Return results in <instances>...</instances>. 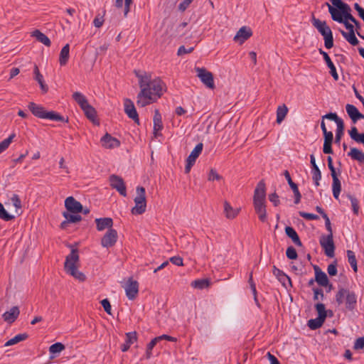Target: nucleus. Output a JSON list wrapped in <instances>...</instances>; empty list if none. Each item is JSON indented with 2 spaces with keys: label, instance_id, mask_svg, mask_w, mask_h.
Segmentation results:
<instances>
[{
  "label": "nucleus",
  "instance_id": "obj_14",
  "mask_svg": "<svg viewBox=\"0 0 364 364\" xmlns=\"http://www.w3.org/2000/svg\"><path fill=\"white\" fill-rule=\"evenodd\" d=\"M65 207L68 212L71 213H78L82 210V204L73 196H69L65 199Z\"/></svg>",
  "mask_w": 364,
  "mask_h": 364
},
{
  "label": "nucleus",
  "instance_id": "obj_3",
  "mask_svg": "<svg viewBox=\"0 0 364 364\" xmlns=\"http://www.w3.org/2000/svg\"><path fill=\"white\" fill-rule=\"evenodd\" d=\"M28 109L32 112V114L36 117L41 119H46L53 121H58V122H68V118L65 119V118L61 116L60 114L54 112V111H46L43 107L37 105L34 102H30L28 105Z\"/></svg>",
  "mask_w": 364,
  "mask_h": 364
},
{
  "label": "nucleus",
  "instance_id": "obj_47",
  "mask_svg": "<svg viewBox=\"0 0 364 364\" xmlns=\"http://www.w3.org/2000/svg\"><path fill=\"white\" fill-rule=\"evenodd\" d=\"M15 136V134H11L7 139H5L1 142H0V154L8 149Z\"/></svg>",
  "mask_w": 364,
  "mask_h": 364
},
{
  "label": "nucleus",
  "instance_id": "obj_9",
  "mask_svg": "<svg viewBox=\"0 0 364 364\" xmlns=\"http://www.w3.org/2000/svg\"><path fill=\"white\" fill-rule=\"evenodd\" d=\"M320 244L327 257H333L334 256L335 246L333 233L328 234L327 236H322L320 239Z\"/></svg>",
  "mask_w": 364,
  "mask_h": 364
},
{
  "label": "nucleus",
  "instance_id": "obj_54",
  "mask_svg": "<svg viewBox=\"0 0 364 364\" xmlns=\"http://www.w3.org/2000/svg\"><path fill=\"white\" fill-rule=\"evenodd\" d=\"M11 200L13 205L16 208V211L17 213L18 210L21 209V206H22L21 199L19 198L18 195L14 194L12 196V197L11 198Z\"/></svg>",
  "mask_w": 364,
  "mask_h": 364
},
{
  "label": "nucleus",
  "instance_id": "obj_5",
  "mask_svg": "<svg viewBox=\"0 0 364 364\" xmlns=\"http://www.w3.org/2000/svg\"><path fill=\"white\" fill-rule=\"evenodd\" d=\"M312 23L318 32L323 36L324 45L327 49H330L333 46V38L332 31L326 21H321L315 17L312 18Z\"/></svg>",
  "mask_w": 364,
  "mask_h": 364
},
{
  "label": "nucleus",
  "instance_id": "obj_42",
  "mask_svg": "<svg viewBox=\"0 0 364 364\" xmlns=\"http://www.w3.org/2000/svg\"><path fill=\"white\" fill-rule=\"evenodd\" d=\"M324 321L325 319H323L319 317H317L316 318L314 319H310L308 321V326L312 330H316L323 325Z\"/></svg>",
  "mask_w": 364,
  "mask_h": 364
},
{
  "label": "nucleus",
  "instance_id": "obj_55",
  "mask_svg": "<svg viewBox=\"0 0 364 364\" xmlns=\"http://www.w3.org/2000/svg\"><path fill=\"white\" fill-rule=\"evenodd\" d=\"M220 179H222V176L219 175L215 169H210L208 176V180L209 181H213L215 180L220 181Z\"/></svg>",
  "mask_w": 364,
  "mask_h": 364
},
{
  "label": "nucleus",
  "instance_id": "obj_62",
  "mask_svg": "<svg viewBox=\"0 0 364 364\" xmlns=\"http://www.w3.org/2000/svg\"><path fill=\"white\" fill-rule=\"evenodd\" d=\"M328 273L330 276H335L337 274L336 262L330 264L327 268Z\"/></svg>",
  "mask_w": 364,
  "mask_h": 364
},
{
  "label": "nucleus",
  "instance_id": "obj_46",
  "mask_svg": "<svg viewBox=\"0 0 364 364\" xmlns=\"http://www.w3.org/2000/svg\"><path fill=\"white\" fill-rule=\"evenodd\" d=\"M324 60L326 63L327 66L329 68L330 73L332 75V77H333V79L335 80H338V73L336 72V67L333 65V62L331 61L330 57L329 56L327 57L326 59H324Z\"/></svg>",
  "mask_w": 364,
  "mask_h": 364
},
{
  "label": "nucleus",
  "instance_id": "obj_2",
  "mask_svg": "<svg viewBox=\"0 0 364 364\" xmlns=\"http://www.w3.org/2000/svg\"><path fill=\"white\" fill-rule=\"evenodd\" d=\"M80 266V259L77 249H73L70 253L66 256L64 263V269L65 272L80 282H84L86 279L85 275L78 270Z\"/></svg>",
  "mask_w": 364,
  "mask_h": 364
},
{
  "label": "nucleus",
  "instance_id": "obj_63",
  "mask_svg": "<svg viewBox=\"0 0 364 364\" xmlns=\"http://www.w3.org/2000/svg\"><path fill=\"white\" fill-rule=\"evenodd\" d=\"M314 300H319V299H323V290L321 289H314Z\"/></svg>",
  "mask_w": 364,
  "mask_h": 364
},
{
  "label": "nucleus",
  "instance_id": "obj_50",
  "mask_svg": "<svg viewBox=\"0 0 364 364\" xmlns=\"http://www.w3.org/2000/svg\"><path fill=\"white\" fill-rule=\"evenodd\" d=\"M0 218L6 221L11 220L14 218V215L9 214L5 210L4 205L0 203Z\"/></svg>",
  "mask_w": 364,
  "mask_h": 364
},
{
  "label": "nucleus",
  "instance_id": "obj_38",
  "mask_svg": "<svg viewBox=\"0 0 364 364\" xmlns=\"http://www.w3.org/2000/svg\"><path fill=\"white\" fill-rule=\"evenodd\" d=\"M288 112V108L285 105L279 106L277 110V122L280 124L285 118Z\"/></svg>",
  "mask_w": 364,
  "mask_h": 364
},
{
  "label": "nucleus",
  "instance_id": "obj_15",
  "mask_svg": "<svg viewBox=\"0 0 364 364\" xmlns=\"http://www.w3.org/2000/svg\"><path fill=\"white\" fill-rule=\"evenodd\" d=\"M266 187L264 181H260L255 190L253 196V203L265 202Z\"/></svg>",
  "mask_w": 364,
  "mask_h": 364
},
{
  "label": "nucleus",
  "instance_id": "obj_60",
  "mask_svg": "<svg viewBox=\"0 0 364 364\" xmlns=\"http://www.w3.org/2000/svg\"><path fill=\"white\" fill-rule=\"evenodd\" d=\"M101 304L103 306L105 311L109 315L111 313V304L107 299H105L101 301Z\"/></svg>",
  "mask_w": 364,
  "mask_h": 364
},
{
  "label": "nucleus",
  "instance_id": "obj_58",
  "mask_svg": "<svg viewBox=\"0 0 364 364\" xmlns=\"http://www.w3.org/2000/svg\"><path fill=\"white\" fill-rule=\"evenodd\" d=\"M364 348V337L357 338L354 343L353 348L355 350H360Z\"/></svg>",
  "mask_w": 364,
  "mask_h": 364
},
{
  "label": "nucleus",
  "instance_id": "obj_37",
  "mask_svg": "<svg viewBox=\"0 0 364 364\" xmlns=\"http://www.w3.org/2000/svg\"><path fill=\"white\" fill-rule=\"evenodd\" d=\"M33 36L36 37V39L42 43L43 44H44L45 46H50V39L43 33H41L40 31L38 30H36L33 32Z\"/></svg>",
  "mask_w": 364,
  "mask_h": 364
},
{
  "label": "nucleus",
  "instance_id": "obj_31",
  "mask_svg": "<svg viewBox=\"0 0 364 364\" xmlns=\"http://www.w3.org/2000/svg\"><path fill=\"white\" fill-rule=\"evenodd\" d=\"M224 211L225 213V216L228 219H233L235 218L239 213L240 209L238 208H233L229 203L225 201L224 203Z\"/></svg>",
  "mask_w": 364,
  "mask_h": 364
},
{
  "label": "nucleus",
  "instance_id": "obj_35",
  "mask_svg": "<svg viewBox=\"0 0 364 364\" xmlns=\"http://www.w3.org/2000/svg\"><path fill=\"white\" fill-rule=\"evenodd\" d=\"M348 155L360 163L364 162V153L357 148H351Z\"/></svg>",
  "mask_w": 364,
  "mask_h": 364
},
{
  "label": "nucleus",
  "instance_id": "obj_49",
  "mask_svg": "<svg viewBox=\"0 0 364 364\" xmlns=\"http://www.w3.org/2000/svg\"><path fill=\"white\" fill-rule=\"evenodd\" d=\"M315 307L318 314V317L321 318L323 319H326L327 314L324 304L321 303H318L316 304Z\"/></svg>",
  "mask_w": 364,
  "mask_h": 364
},
{
  "label": "nucleus",
  "instance_id": "obj_25",
  "mask_svg": "<svg viewBox=\"0 0 364 364\" xmlns=\"http://www.w3.org/2000/svg\"><path fill=\"white\" fill-rule=\"evenodd\" d=\"M95 223L97 230L102 231L106 228H108V230L112 229L113 220L111 218H97L95 219Z\"/></svg>",
  "mask_w": 364,
  "mask_h": 364
},
{
  "label": "nucleus",
  "instance_id": "obj_53",
  "mask_svg": "<svg viewBox=\"0 0 364 364\" xmlns=\"http://www.w3.org/2000/svg\"><path fill=\"white\" fill-rule=\"evenodd\" d=\"M284 175L286 179L287 180L288 183H289V186L291 187V188L292 189L293 192H296V191H299L297 185L292 181L289 171H285L284 172Z\"/></svg>",
  "mask_w": 364,
  "mask_h": 364
},
{
  "label": "nucleus",
  "instance_id": "obj_52",
  "mask_svg": "<svg viewBox=\"0 0 364 364\" xmlns=\"http://www.w3.org/2000/svg\"><path fill=\"white\" fill-rule=\"evenodd\" d=\"M348 198L350 199V200L351 206H352V208H353V213H354L355 215H358V210H359L358 200H357V198H355L354 196H351V195H348Z\"/></svg>",
  "mask_w": 364,
  "mask_h": 364
},
{
  "label": "nucleus",
  "instance_id": "obj_29",
  "mask_svg": "<svg viewBox=\"0 0 364 364\" xmlns=\"http://www.w3.org/2000/svg\"><path fill=\"white\" fill-rule=\"evenodd\" d=\"M86 115V117L92 121L94 124H99V122H97L96 119L97 112L95 109L91 106L90 104L87 105L85 108L82 109Z\"/></svg>",
  "mask_w": 364,
  "mask_h": 364
},
{
  "label": "nucleus",
  "instance_id": "obj_4",
  "mask_svg": "<svg viewBox=\"0 0 364 364\" xmlns=\"http://www.w3.org/2000/svg\"><path fill=\"white\" fill-rule=\"evenodd\" d=\"M336 301L338 305L345 304L346 309L352 311L357 305V296L349 289L341 288L336 294Z\"/></svg>",
  "mask_w": 364,
  "mask_h": 364
},
{
  "label": "nucleus",
  "instance_id": "obj_32",
  "mask_svg": "<svg viewBox=\"0 0 364 364\" xmlns=\"http://www.w3.org/2000/svg\"><path fill=\"white\" fill-rule=\"evenodd\" d=\"M340 32L342 36L352 46H357L359 43V41L355 36V31L346 32L343 30H341Z\"/></svg>",
  "mask_w": 364,
  "mask_h": 364
},
{
  "label": "nucleus",
  "instance_id": "obj_12",
  "mask_svg": "<svg viewBox=\"0 0 364 364\" xmlns=\"http://www.w3.org/2000/svg\"><path fill=\"white\" fill-rule=\"evenodd\" d=\"M126 295L129 300L134 299L139 292V283L129 278L124 286Z\"/></svg>",
  "mask_w": 364,
  "mask_h": 364
},
{
  "label": "nucleus",
  "instance_id": "obj_19",
  "mask_svg": "<svg viewBox=\"0 0 364 364\" xmlns=\"http://www.w3.org/2000/svg\"><path fill=\"white\" fill-rule=\"evenodd\" d=\"M310 162L312 168V179L314 181L316 186H318L320 185L319 181L321 179V172L316 164L315 157L313 154L310 156Z\"/></svg>",
  "mask_w": 364,
  "mask_h": 364
},
{
  "label": "nucleus",
  "instance_id": "obj_48",
  "mask_svg": "<svg viewBox=\"0 0 364 364\" xmlns=\"http://www.w3.org/2000/svg\"><path fill=\"white\" fill-rule=\"evenodd\" d=\"M65 349V346L61 343H55L51 345L49 348V351L52 354L60 353Z\"/></svg>",
  "mask_w": 364,
  "mask_h": 364
},
{
  "label": "nucleus",
  "instance_id": "obj_1",
  "mask_svg": "<svg viewBox=\"0 0 364 364\" xmlns=\"http://www.w3.org/2000/svg\"><path fill=\"white\" fill-rule=\"evenodd\" d=\"M139 78L140 92L137 95L136 105L144 107L156 102L163 95L164 85L159 79L151 80L148 74L141 75L139 72L135 71Z\"/></svg>",
  "mask_w": 364,
  "mask_h": 364
},
{
  "label": "nucleus",
  "instance_id": "obj_61",
  "mask_svg": "<svg viewBox=\"0 0 364 364\" xmlns=\"http://www.w3.org/2000/svg\"><path fill=\"white\" fill-rule=\"evenodd\" d=\"M193 0H183L179 5H178V10L181 12H183L186 11V9L190 6V4L193 2Z\"/></svg>",
  "mask_w": 364,
  "mask_h": 364
},
{
  "label": "nucleus",
  "instance_id": "obj_41",
  "mask_svg": "<svg viewBox=\"0 0 364 364\" xmlns=\"http://www.w3.org/2000/svg\"><path fill=\"white\" fill-rule=\"evenodd\" d=\"M332 191L334 198L338 199L341 191V183L338 178L333 180Z\"/></svg>",
  "mask_w": 364,
  "mask_h": 364
},
{
  "label": "nucleus",
  "instance_id": "obj_17",
  "mask_svg": "<svg viewBox=\"0 0 364 364\" xmlns=\"http://www.w3.org/2000/svg\"><path fill=\"white\" fill-rule=\"evenodd\" d=\"M124 112L135 122L139 123V116L133 102L129 99L124 100Z\"/></svg>",
  "mask_w": 364,
  "mask_h": 364
},
{
  "label": "nucleus",
  "instance_id": "obj_27",
  "mask_svg": "<svg viewBox=\"0 0 364 364\" xmlns=\"http://www.w3.org/2000/svg\"><path fill=\"white\" fill-rule=\"evenodd\" d=\"M285 232L287 235L291 239L292 242L297 246L301 247L302 243L300 240V238L296 232V230L292 228L287 226L285 228Z\"/></svg>",
  "mask_w": 364,
  "mask_h": 364
},
{
  "label": "nucleus",
  "instance_id": "obj_40",
  "mask_svg": "<svg viewBox=\"0 0 364 364\" xmlns=\"http://www.w3.org/2000/svg\"><path fill=\"white\" fill-rule=\"evenodd\" d=\"M210 283V280L208 279H197L192 282L191 286L196 289H203L208 287Z\"/></svg>",
  "mask_w": 364,
  "mask_h": 364
},
{
  "label": "nucleus",
  "instance_id": "obj_45",
  "mask_svg": "<svg viewBox=\"0 0 364 364\" xmlns=\"http://www.w3.org/2000/svg\"><path fill=\"white\" fill-rule=\"evenodd\" d=\"M334 6L341 10L343 16L349 14L351 11L349 5L343 2L341 0H338L334 5Z\"/></svg>",
  "mask_w": 364,
  "mask_h": 364
},
{
  "label": "nucleus",
  "instance_id": "obj_13",
  "mask_svg": "<svg viewBox=\"0 0 364 364\" xmlns=\"http://www.w3.org/2000/svg\"><path fill=\"white\" fill-rule=\"evenodd\" d=\"M110 186L116 189L122 196H127L126 186L122 177L117 175L109 176Z\"/></svg>",
  "mask_w": 364,
  "mask_h": 364
},
{
  "label": "nucleus",
  "instance_id": "obj_44",
  "mask_svg": "<svg viewBox=\"0 0 364 364\" xmlns=\"http://www.w3.org/2000/svg\"><path fill=\"white\" fill-rule=\"evenodd\" d=\"M76 213H68V212H64L63 213V217L68 220V223H76L80 222L82 220V217L79 215H75Z\"/></svg>",
  "mask_w": 364,
  "mask_h": 364
},
{
  "label": "nucleus",
  "instance_id": "obj_43",
  "mask_svg": "<svg viewBox=\"0 0 364 364\" xmlns=\"http://www.w3.org/2000/svg\"><path fill=\"white\" fill-rule=\"evenodd\" d=\"M348 261L352 267L353 271L356 272L358 271L357 260L354 252L352 250H347Z\"/></svg>",
  "mask_w": 364,
  "mask_h": 364
},
{
  "label": "nucleus",
  "instance_id": "obj_56",
  "mask_svg": "<svg viewBox=\"0 0 364 364\" xmlns=\"http://www.w3.org/2000/svg\"><path fill=\"white\" fill-rule=\"evenodd\" d=\"M287 257L290 259H296L298 257L297 252L292 246L289 247L286 251Z\"/></svg>",
  "mask_w": 364,
  "mask_h": 364
},
{
  "label": "nucleus",
  "instance_id": "obj_30",
  "mask_svg": "<svg viewBox=\"0 0 364 364\" xmlns=\"http://www.w3.org/2000/svg\"><path fill=\"white\" fill-rule=\"evenodd\" d=\"M70 56V46L66 44L60 50L59 56V63L60 65H65Z\"/></svg>",
  "mask_w": 364,
  "mask_h": 364
},
{
  "label": "nucleus",
  "instance_id": "obj_51",
  "mask_svg": "<svg viewBox=\"0 0 364 364\" xmlns=\"http://www.w3.org/2000/svg\"><path fill=\"white\" fill-rule=\"evenodd\" d=\"M159 341V338H154L151 341V342L147 345L146 352V358L147 359L150 358L151 356V350L156 345V343Z\"/></svg>",
  "mask_w": 364,
  "mask_h": 364
},
{
  "label": "nucleus",
  "instance_id": "obj_64",
  "mask_svg": "<svg viewBox=\"0 0 364 364\" xmlns=\"http://www.w3.org/2000/svg\"><path fill=\"white\" fill-rule=\"evenodd\" d=\"M269 200L274 204V206H278L279 204V196L276 193L269 194Z\"/></svg>",
  "mask_w": 364,
  "mask_h": 364
},
{
  "label": "nucleus",
  "instance_id": "obj_28",
  "mask_svg": "<svg viewBox=\"0 0 364 364\" xmlns=\"http://www.w3.org/2000/svg\"><path fill=\"white\" fill-rule=\"evenodd\" d=\"M137 339L136 333L129 332L126 333V342L122 345L121 349L123 352L128 350L131 344L134 343Z\"/></svg>",
  "mask_w": 364,
  "mask_h": 364
},
{
  "label": "nucleus",
  "instance_id": "obj_6",
  "mask_svg": "<svg viewBox=\"0 0 364 364\" xmlns=\"http://www.w3.org/2000/svg\"><path fill=\"white\" fill-rule=\"evenodd\" d=\"M136 192V196L134 199L135 205L132 208L131 212L133 215H141L146 211V208L145 188L138 186Z\"/></svg>",
  "mask_w": 364,
  "mask_h": 364
},
{
  "label": "nucleus",
  "instance_id": "obj_23",
  "mask_svg": "<svg viewBox=\"0 0 364 364\" xmlns=\"http://www.w3.org/2000/svg\"><path fill=\"white\" fill-rule=\"evenodd\" d=\"M153 121H154V136L157 137L158 136L161 135L159 132L163 129L161 116L158 109H156L154 112V116Z\"/></svg>",
  "mask_w": 364,
  "mask_h": 364
},
{
  "label": "nucleus",
  "instance_id": "obj_34",
  "mask_svg": "<svg viewBox=\"0 0 364 364\" xmlns=\"http://www.w3.org/2000/svg\"><path fill=\"white\" fill-rule=\"evenodd\" d=\"M348 134L353 140L358 143H362L364 144V133H358L355 127H353L350 130L348 131Z\"/></svg>",
  "mask_w": 364,
  "mask_h": 364
},
{
  "label": "nucleus",
  "instance_id": "obj_16",
  "mask_svg": "<svg viewBox=\"0 0 364 364\" xmlns=\"http://www.w3.org/2000/svg\"><path fill=\"white\" fill-rule=\"evenodd\" d=\"M252 36V31L251 28L247 26H242L238 30L236 35L234 36L233 40L236 42H238L240 44H242Z\"/></svg>",
  "mask_w": 364,
  "mask_h": 364
},
{
  "label": "nucleus",
  "instance_id": "obj_11",
  "mask_svg": "<svg viewBox=\"0 0 364 364\" xmlns=\"http://www.w3.org/2000/svg\"><path fill=\"white\" fill-rule=\"evenodd\" d=\"M117 238V230L109 229L101 239V245L106 248L112 247L116 244Z\"/></svg>",
  "mask_w": 364,
  "mask_h": 364
},
{
  "label": "nucleus",
  "instance_id": "obj_36",
  "mask_svg": "<svg viewBox=\"0 0 364 364\" xmlns=\"http://www.w3.org/2000/svg\"><path fill=\"white\" fill-rule=\"evenodd\" d=\"M73 98L80 105L81 109L85 108L87 105H89L86 97L79 92H74L73 95Z\"/></svg>",
  "mask_w": 364,
  "mask_h": 364
},
{
  "label": "nucleus",
  "instance_id": "obj_21",
  "mask_svg": "<svg viewBox=\"0 0 364 364\" xmlns=\"http://www.w3.org/2000/svg\"><path fill=\"white\" fill-rule=\"evenodd\" d=\"M346 109L348 116L354 123L358 119H364V114H361L355 106L348 104L346 106Z\"/></svg>",
  "mask_w": 364,
  "mask_h": 364
},
{
  "label": "nucleus",
  "instance_id": "obj_59",
  "mask_svg": "<svg viewBox=\"0 0 364 364\" xmlns=\"http://www.w3.org/2000/svg\"><path fill=\"white\" fill-rule=\"evenodd\" d=\"M193 50V47L186 48L184 46H181L178 48L177 54L178 55H182L187 53H191Z\"/></svg>",
  "mask_w": 364,
  "mask_h": 364
},
{
  "label": "nucleus",
  "instance_id": "obj_26",
  "mask_svg": "<svg viewBox=\"0 0 364 364\" xmlns=\"http://www.w3.org/2000/svg\"><path fill=\"white\" fill-rule=\"evenodd\" d=\"M326 5L332 19L338 23L343 22L344 18L341 10L334 6L330 5L328 3H326Z\"/></svg>",
  "mask_w": 364,
  "mask_h": 364
},
{
  "label": "nucleus",
  "instance_id": "obj_7",
  "mask_svg": "<svg viewBox=\"0 0 364 364\" xmlns=\"http://www.w3.org/2000/svg\"><path fill=\"white\" fill-rule=\"evenodd\" d=\"M197 77L209 89L215 88L214 78L212 73L208 71L204 68H196Z\"/></svg>",
  "mask_w": 364,
  "mask_h": 364
},
{
  "label": "nucleus",
  "instance_id": "obj_10",
  "mask_svg": "<svg viewBox=\"0 0 364 364\" xmlns=\"http://www.w3.org/2000/svg\"><path fill=\"white\" fill-rule=\"evenodd\" d=\"M203 145L202 143L198 144L193 150L191 152L190 155L186 159V165L185 167V172L189 173L192 166L194 165L197 158L201 154Z\"/></svg>",
  "mask_w": 364,
  "mask_h": 364
},
{
  "label": "nucleus",
  "instance_id": "obj_57",
  "mask_svg": "<svg viewBox=\"0 0 364 364\" xmlns=\"http://www.w3.org/2000/svg\"><path fill=\"white\" fill-rule=\"evenodd\" d=\"M299 215L306 220H317L318 219V216L317 215H315V214H313V213H305V212H303V211H300L299 213Z\"/></svg>",
  "mask_w": 364,
  "mask_h": 364
},
{
  "label": "nucleus",
  "instance_id": "obj_8",
  "mask_svg": "<svg viewBox=\"0 0 364 364\" xmlns=\"http://www.w3.org/2000/svg\"><path fill=\"white\" fill-rule=\"evenodd\" d=\"M329 119L334 121L336 123L337 125V129L336 133V143H340L341 137L343 134L344 131V123L343 120L339 118L336 113H328L323 116V119Z\"/></svg>",
  "mask_w": 364,
  "mask_h": 364
},
{
  "label": "nucleus",
  "instance_id": "obj_22",
  "mask_svg": "<svg viewBox=\"0 0 364 364\" xmlns=\"http://www.w3.org/2000/svg\"><path fill=\"white\" fill-rule=\"evenodd\" d=\"M254 208L260 221L265 222L267 220V211L265 202L253 203Z\"/></svg>",
  "mask_w": 364,
  "mask_h": 364
},
{
  "label": "nucleus",
  "instance_id": "obj_33",
  "mask_svg": "<svg viewBox=\"0 0 364 364\" xmlns=\"http://www.w3.org/2000/svg\"><path fill=\"white\" fill-rule=\"evenodd\" d=\"M273 274L283 285H285L286 282H288L289 284H291L290 278L275 266L273 267Z\"/></svg>",
  "mask_w": 364,
  "mask_h": 364
},
{
  "label": "nucleus",
  "instance_id": "obj_20",
  "mask_svg": "<svg viewBox=\"0 0 364 364\" xmlns=\"http://www.w3.org/2000/svg\"><path fill=\"white\" fill-rule=\"evenodd\" d=\"M315 271V281L322 287H326L328 284V279L326 274L321 271L318 266L314 267Z\"/></svg>",
  "mask_w": 364,
  "mask_h": 364
},
{
  "label": "nucleus",
  "instance_id": "obj_18",
  "mask_svg": "<svg viewBox=\"0 0 364 364\" xmlns=\"http://www.w3.org/2000/svg\"><path fill=\"white\" fill-rule=\"evenodd\" d=\"M102 146L106 149H113L119 146V141L112 137L110 134H106L101 139Z\"/></svg>",
  "mask_w": 364,
  "mask_h": 364
},
{
  "label": "nucleus",
  "instance_id": "obj_24",
  "mask_svg": "<svg viewBox=\"0 0 364 364\" xmlns=\"http://www.w3.org/2000/svg\"><path fill=\"white\" fill-rule=\"evenodd\" d=\"M20 311L18 306H13L9 311L3 314V318L9 323H14L19 316Z\"/></svg>",
  "mask_w": 364,
  "mask_h": 364
},
{
  "label": "nucleus",
  "instance_id": "obj_39",
  "mask_svg": "<svg viewBox=\"0 0 364 364\" xmlns=\"http://www.w3.org/2000/svg\"><path fill=\"white\" fill-rule=\"evenodd\" d=\"M28 334L26 333H20L16 336H15L11 339L9 340L6 343L4 344V346H13L14 344H16L21 341H23L26 340L28 338Z\"/></svg>",
  "mask_w": 364,
  "mask_h": 364
}]
</instances>
